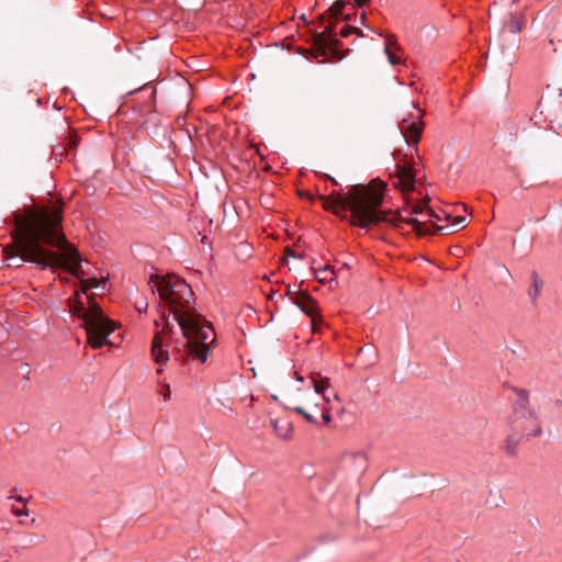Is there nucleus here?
<instances>
[{
  "label": "nucleus",
  "mask_w": 562,
  "mask_h": 562,
  "mask_svg": "<svg viewBox=\"0 0 562 562\" xmlns=\"http://www.w3.org/2000/svg\"><path fill=\"white\" fill-rule=\"evenodd\" d=\"M367 463V457L363 453H356L345 458L346 467L355 473L363 472Z\"/></svg>",
  "instance_id": "obj_11"
},
{
  "label": "nucleus",
  "mask_w": 562,
  "mask_h": 562,
  "mask_svg": "<svg viewBox=\"0 0 562 562\" xmlns=\"http://www.w3.org/2000/svg\"><path fill=\"white\" fill-rule=\"evenodd\" d=\"M395 186L401 191H412L415 187V175L413 170L405 166H396Z\"/></svg>",
  "instance_id": "obj_10"
},
{
  "label": "nucleus",
  "mask_w": 562,
  "mask_h": 562,
  "mask_svg": "<svg viewBox=\"0 0 562 562\" xmlns=\"http://www.w3.org/2000/svg\"><path fill=\"white\" fill-rule=\"evenodd\" d=\"M315 278L318 282L325 284L335 281V271L329 266L314 269Z\"/></svg>",
  "instance_id": "obj_15"
},
{
  "label": "nucleus",
  "mask_w": 562,
  "mask_h": 562,
  "mask_svg": "<svg viewBox=\"0 0 562 562\" xmlns=\"http://www.w3.org/2000/svg\"><path fill=\"white\" fill-rule=\"evenodd\" d=\"M286 255L294 257V254L291 250H286Z\"/></svg>",
  "instance_id": "obj_29"
},
{
  "label": "nucleus",
  "mask_w": 562,
  "mask_h": 562,
  "mask_svg": "<svg viewBox=\"0 0 562 562\" xmlns=\"http://www.w3.org/2000/svg\"><path fill=\"white\" fill-rule=\"evenodd\" d=\"M19 522H20V525H23V526H33L35 522V518H32L30 521L20 520Z\"/></svg>",
  "instance_id": "obj_26"
},
{
  "label": "nucleus",
  "mask_w": 562,
  "mask_h": 562,
  "mask_svg": "<svg viewBox=\"0 0 562 562\" xmlns=\"http://www.w3.org/2000/svg\"><path fill=\"white\" fill-rule=\"evenodd\" d=\"M443 220V216L441 214V211L439 213H436L435 212V215H432V221H435L436 224H438L439 222H441Z\"/></svg>",
  "instance_id": "obj_23"
},
{
  "label": "nucleus",
  "mask_w": 562,
  "mask_h": 562,
  "mask_svg": "<svg viewBox=\"0 0 562 562\" xmlns=\"http://www.w3.org/2000/svg\"><path fill=\"white\" fill-rule=\"evenodd\" d=\"M12 514L16 517H22V516H29V509L26 508L25 505H23L22 507H12L11 509Z\"/></svg>",
  "instance_id": "obj_21"
},
{
  "label": "nucleus",
  "mask_w": 562,
  "mask_h": 562,
  "mask_svg": "<svg viewBox=\"0 0 562 562\" xmlns=\"http://www.w3.org/2000/svg\"><path fill=\"white\" fill-rule=\"evenodd\" d=\"M329 403L323 402L319 394L313 391L303 392L294 411L302 415L307 423L317 424V416L321 415L325 425L331 422Z\"/></svg>",
  "instance_id": "obj_6"
},
{
  "label": "nucleus",
  "mask_w": 562,
  "mask_h": 562,
  "mask_svg": "<svg viewBox=\"0 0 562 562\" xmlns=\"http://www.w3.org/2000/svg\"><path fill=\"white\" fill-rule=\"evenodd\" d=\"M355 1L358 3V5H360V7H361V5H363L364 3H367L369 0H355Z\"/></svg>",
  "instance_id": "obj_27"
},
{
  "label": "nucleus",
  "mask_w": 562,
  "mask_h": 562,
  "mask_svg": "<svg viewBox=\"0 0 562 562\" xmlns=\"http://www.w3.org/2000/svg\"><path fill=\"white\" fill-rule=\"evenodd\" d=\"M513 391L516 400L507 419L510 429L507 450L510 453L515 452L512 442L516 445L519 440L539 437L542 434V423L539 414L530 405L529 391L518 387Z\"/></svg>",
  "instance_id": "obj_4"
},
{
  "label": "nucleus",
  "mask_w": 562,
  "mask_h": 562,
  "mask_svg": "<svg viewBox=\"0 0 562 562\" xmlns=\"http://www.w3.org/2000/svg\"><path fill=\"white\" fill-rule=\"evenodd\" d=\"M344 8H345V2L341 0H337L330 7L329 12L333 16H338L339 14L342 13Z\"/></svg>",
  "instance_id": "obj_19"
},
{
  "label": "nucleus",
  "mask_w": 562,
  "mask_h": 562,
  "mask_svg": "<svg viewBox=\"0 0 562 562\" xmlns=\"http://www.w3.org/2000/svg\"><path fill=\"white\" fill-rule=\"evenodd\" d=\"M168 340L169 333L166 330L158 331L151 342V356L156 364H158L157 372L160 373L164 370V367L167 364L169 360L168 353Z\"/></svg>",
  "instance_id": "obj_9"
},
{
  "label": "nucleus",
  "mask_w": 562,
  "mask_h": 562,
  "mask_svg": "<svg viewBox=\"0 0 562 562\" xmlns=\"http://www.w3.org/2000/svg\"><path fill=\"white\" fill-rule=\"evenodd\" d=\"M271 425L278 437L289 439L292 436V425L286 419H272Z\"/></svg>",
  "instance_id": "obj_14"
},
{
  "label": "nucleus",
  "mask_w": 562,
  "mask_h": 562,
  "mask_svg": "<svg viewBox=\"0 0 562 562\" xmlns=\"http://www.w3.org/2000/svg\"><path fill=\"white\" fill-rule=\"evenodd\" d=\"M441 214H442V216H443V220L447 222V224H449V223H451V222H452V218H453V216H452V215L448 214V213H447V212H445V211H441Z\"/></svg>",
  "instance_id": "obj_25"
},
{
  "label": "nucleus",
  "mask_w": 562,
  "mask_h": 562,
  "mask_svg": "<svg viewBox=\"0 0 562 562\" xmlns=\"http://www.w3.org/2000/svg\"><path fill=\"white\" fill-rule=\"evenodd\" d=\"M532 286H533V291L530 292V296H531V300L535 301L539 293H540V289L542 286V282L539 280L537 273H533L532 274Z\"/></svg>",
  "instance_id": "obj_18"
},
{
  "label": "nucleus",
  "mask_w": 562,
  "mask_h": 562,
  "mask_svg": "<svg viewBox=\"0 0 562 562\" xmlns=\"http://www.w3.org/2000/svg\"><path fill=\"white\" fill-rule=\"evenodd\" d=\"M467 217L461 215H456L452 218V222L446 225H437V231L441 232L442 234H453L458 232L459 229L465 227L467 225Z\"/></svg>",
  "instance_id": "obj_12"
},
{
  "label": "nucleus",
  "mask_w": 562,
  "mask_h": 562,
  "mask_svg": "<svg viewBox=\"0 0 562 562\" xmlns=\"http://www.w3.org/2000/svg\"><path fill=\"white\" fill-rule=\"evenodd\" d=\"M292 302L311 318L312 331L318 333L323 324V317L317 302L307 292H299L292 297Z\"/></svg>",
  "instance_id": "obj_8"
},
{
  "label": "nucleus",
  "mask_w": 562,
  "mask_h": 562,
  "mask_svg": "<svg viewBox=\"0 0 562 562\" xmlns=\"http://www.w3.org/2000/svg\"><path fill=\"white\" fill-rule=\"evenodd\" d=\"M297 380H299V381H302V380H303V376L297 375Z\"/></svg>",
  "instance_id": "obj_30"
},
{
  "label": "nucleus",
  "mask_w": 562,
  "mask_h": 562,
  "mask_svg": "<svg viewBox=\"0 0 562 562\" xmlns=\"http://www.w3.org/2000/svg\"><path fill=\"white\" fill-rule=\"evenodd\" d=\"M392 45H394L393 38L389 37L385 42V54L387 55V59L391 65H397L400 63V57H397L392 50Z\"/></svg>",
  "instance_id": "obj_16"
},
{
  "label": "nucleus",
  "mask_w": 562,
  "mask_h": 562,
  "mask_svg": "<svg viewBox=\"0 0 562 562\" xmlns=\"http://www.w3.org/2000/svg\"><path fill=\"white\" fill-rule=\"evenodd\" d=\"M136 307H137L138 312H140V313L146 312L148 308V303L146 301L137 302Z\"/></svg>",
  "instance_id": "obj_22"
},
{
  "label": "nucleus",
  "mask_w": 562,
  "mask_h": 562,
  "mask_svg": "<svg viewBox=\"0 0 562 562\" xmlns=\"http://www.w3.org/2000/svg\"><path fill=\"white\" fill-rule=\"evenodd\" d=\"M63 205L56 202L48 206H30L23 213L14 215L15 231L13 243L3 248L7 267H21V262H32L42 269L64 268L77 278L81 288L68 299L70 312L81 311L85 306L97 303L91 289L105 290L106 279L85 278L80 267L79 251L67 245L61 233Z\"/></svg>",
  "instance_id": "obj_1"
},
{
  "label": "nucleus",
  "mask_w": 562,
  "mask_h": 562,
  "mask_svg": "<svg viewBox=\"0 0 562 562\" xmlns=\"http://www.w3.org/2000/svg\"><path fill=\"white\" fill-rule=\"evenodd\" d=\"M164 386L166 387L167 392L164 394V400L168 401L170 398V385L168 383H164Z\"/></svg>",
  "instance_id": "obj_24"
},
{
  "label": "nucleus",
  "mask_w": 562,
  "mask_h": 562,
  "mask_svg": "<svg viewBox=\"0 0 562 562\" xmlns=\"http://www.w3.org/2000/svg\"><path fill=\"white\" fill-rule=\"evenodd\" d=\"M83 321L88 344L93 349L110 345L109 336L115 329V323L109 318L98 303L85 306L81 311L71 312Z\"/></svg>",
  "instance_id": "obj_5"
},
{
  "label": "nucleus",
  "mask_w": 562,
  "mask_h": 562,
  "mask_svg": "<svg viewBox=\"0 0 562 562\" xmlns=\"http://www.w3.org/2000/svg\"><path fill=\"white\" fill-rule=\"evenodd\" d=\"M16 501L25 505V499L22 496H18Z\"/></svg>",
  "instance_id": "obj_28"
},
{
  "label": "nucleus",
  "mask_w": 562,
  "mask_h": 562,
  "mask_svg": "<svg viewBox=\"0 0 562 562\" xmlns=\"http://www.w3.org/2000/svg\"><path fill=\"white\" fill-rule=\"evenodd\" d=\"M384 189L383 182L372 181L369 184L353 186L345 194H319L317 199L325 210L337 216L344 218L350 212V224L361 228L385 222L396 227L402 224L411 225L418 235L431 234L432 227L437 229L438 224L432 221L435 211L427 203L416 204L411 210L381 211Z\"/></svg>",
  "instance_id": "obj_2"
},
{
  "label": "nucleus",
  "mask_w": 562,
  "mask_h": 562,
  "mask_svg": "<svg viewBox=\"0 0 562 562\" xmlns=\"http://www.w3.org/2000/svg\"><path fill=\"white\" fill-rule=\"evenodd\" d=\"M313 381V392L321 395L323 402L329 403L330 396L328 395V390L330 389V382L328 378H322L321 380L312 379Z\"/></svg>",
  "instance_id": "obj_13"
},
{
  "label": "nucleus",
  "mask_w": 562,
  "mask_h": 562,
  "mask_svg": "<svg viewBox=\"0 0 562 562\" xmlns=\"http://www.w3.org/2000/svg\"><path fill=\"white\" fill-rule=\"evenodd\" d=\"M151 292L158 294L173 315L187 339V351L192 359L205 362L215 346L214 328L193 312V292L190 285L176 276L154 274L149 279Z\"/></svg>",
  "instance_id": "obj_3"
},
{
  "label": "nucleus",
  "mask_w": 562,
  "mask_h": 562,
  "mask_svg": "<svg viewBox=\"0 0 562 562\" xmlns=\"http://www.w3.org/2000/svg\"><path fill=\"white\" fill-rule=\"evenodd\" d=\"M413 109V112L401 121L400 130L406 143L412 142L416 145L422 137L424 123L422 110L414 104Z\"/></svg>",
  "instance_id": "obj_7"
},
{
  "label": "nucleus",
  "mask_w": 562,
  "mask_h": 562,
  "mask_svg": "<svg viewBox=\"0 0 562 562\" xmlns=\"http://www.w3.org/2000/svg\"><path fill=\"white\" fill-rule=\"evenodd\" d=\"M333 32H334L333 27L327 26L323 33L317 35L316 43L321 46H326L327 41H329L331 38Z\"/></svg>",
  "instance_id": "obj_17"
},
{
  "label": "nucleus",
  "mask_w": 562,
  "mask_h": 562,
  "mask_svg": "<svg viewBox=\"0 0 562 562\" xmlns=\"http://www.w3.org/2000/svg\"><path fill=\"white\" fill-rule=\"evenodd\" d=\"M358 33V29L355 27V26H349V25H346L344 27L340 29L339 31V34L342 36V37H348L352 34H356Z\"/></svg>",
  "instance_id": "obj_20"
},
{
  "label": "nucleus",
  "mask_w": 562,
  "mask_h": 562,
  "mask_svg": "<svg viewBox=\"0 0 562 562\" xmlns=\"http://www.w3.org/2000/svg\"><path fill=\"white\" fill-rule=\"evenodd\" d=\"M2 558H3V557H2V554L0 553V562H4V561L2 560Z\"/></svg>",
  "instance_id": "obj_31"
}]
</instances>
